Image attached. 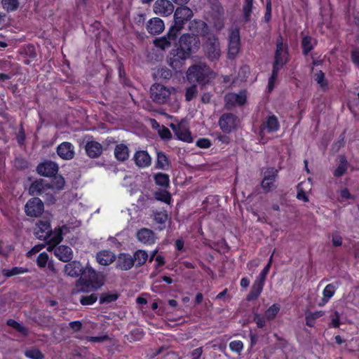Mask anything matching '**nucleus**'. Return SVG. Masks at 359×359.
<instances>
[{
  "label": "nucleus",
  "mask_w": 359,
  "mask_h": 359,
  "mask_svg": "<svg viewBox=\"0 0 359 359\" xmlns=\"http://www.w3.org/2000/svg\"><path fill=\"white\" fill-rule=\"evenodd\" d=\"M104 284L103 278L93 268L86 266L83 276L79 278L77 284L78 290L83 292H89L97 290Z\"/></svg>",
  "instance_id": "1"
},
{
  "label": "nucleus",
  "mask_w": 359,
  "mask_h": 359,
  "mask_svg": "<svg viewBox=\"0 0 359 359\" xmlns=\"http://www.w3.org/2000/svg\"><path fill=\"white\" fill-rule=\"evenodd\" d=\"M214 77V72L204 63L190 67L187 71V79L189 82L205 84Z\"/></svg>",
  "instance_id": "2"
},
{
  "label": "nucleus",
  "mask_w": 359,
  "mask_h": 359,
  "mask_svg": "<svg viewBox=\"0 0 359 359\" xmlns=\"http://www.w3.org/2000/svg\"><path fill=\"white\" fill-rule=\"evenodd\" d=\"M174 91V88L156 83L152 85L150 88V97L156 103L165 104L170 100V97Z\"/></svg>",
  "instance_id": "3"
},
{
  "label": "nucleus",
  "mask_w": 359,
  "mask_h": 359,
  "mask_svg": "<svg viewBox=\"0 0 359 359\" xmlns=\"http://www.w3.org/2000/svg\"><path fill=\"white\" fill-rule=\"evenodd\" d=\"M203 49L205 56L209 60H217L221 55V47L218 39L215 36H210L203 42Z\"/></svg>",
  "instance_id": "4"
},
{
  "label": "nucleus",
  "mask_w": 359,
  "mask_h": 359,
  "mask_svg": "<svg viewBox=\"0 0 359 359\" xmlns=\"http://www.w3.org/2000/svg\"><path fill=\"white\" fill-rule=\"evenodd\" d=\"M200 40L198 36L185 34L180 36L179 40V47L180 50L189 53V56L195 53L199 48Z\"/></svg>",
  "instance_id": "5"
},
{
  "label": "nucleus",
  "mask_w": 359,
  "mask_h": 359,
  "mask_svg": "<svg viewBox=\"0 0 359 359\" xmlns=\"http://www.w3.org/2000/svg\"><path fill=\"white\" fill-rule=\"evenodd\" d=\"M193 15L192 10L187 6L177 8L174 13L175 24L172 27L177 29L180 32L184 27L185 22L190 20Z\"/></svg>",
  "instance_id": "6"
},
{
  "label": "nucleus",
  "mask_w": 359,
  "mask_h": 359,
  "mask_svg": "<svg viewBox=\"0 0 359 359\" xmlns=\"http://www.w3.org/2000/svg\"><path fill=\"white\" fill-rule=\"evenodd\" d=\"M287 59L288 54L287 46L283 44V38L279 36L277 39L273 68L280 70L287 62Z\"/></svg>",
  "instance_id": "7"
},
{
  "label": "nucleus",
  "mask_w": 359,
  "mask_h": 359,
  "mask_svg": "<svg viewBox=\"0 0 359 359\" xmlns=\"http://www.w3.org/2000/svg\"><path fill=\"white\" fill-rule=\"evenodd\" d=\"M189 53H186L178 48L172 50L168 58V65L175 70H180L189 58Z\"/></svg>",
  "instance_id": "8"
},
{
  "label": "nucleus",
  "mask_w": 359,
  "mask_h": 359,
  "mask_svg": "<svg viewBox=\"0 0 359 359\" xmlns=\"http://www.w3.org/2000/svg\"><path fill=\"white\" fill-rule=\"evenodd\" d=\"M239 125V119L238 117L231 113L223 114L219 120V126L221 130L229 133L236 129Z\"/></svg>",
  "instance_id": "9"
},
{
  "label": "nucleus",
  "mask_w": 359,
  "mask_h": 359,
  "mask_svg": "<svg viewBox=\"0 0 359 359\" xmlns=\"http://www.w3.org/2000/svg\"><path fill=\"white\" fill-rule=\"evenodd\" d=\"M240 33L236 28L231 30L229 37L228 57L234 59L240 51Z\"/></svg>",
  "instance_id": "10"
},
{
  "label": "nucleus",
  "mask_w": 359,
  "mask_h": 359,
  "mask_svg": "<svg viewBox=\"0 0 359 359\" xmlns=\"http://www.w3.org/2000/svg\"><path fill=\"white\" fill-rule=\"evenodd\" d=\"M43 203L40 198H32L27 202L25 211L28 216L37 217L43 212Z\"/></svg>",
  "instance_id": "11"
},
{
  "label": "nucleus",
  "mask_w": 359,
  "mask_h": 359,
  "mask_svg": "<svg viewBox=\"0 0 359 359\" xmlns=\"http://www.w3.org/2000/svg\"><path fill=\"white\" fill-rule=\"evenodd\" d=\"M174 8L173 4L169 0H156L153 6L154 13L162 17L170 16Z\"/></svg>",
  "instance_id": "12"
},
{
  "label": "nucleus",
  "mask_w": 359,
  "mask_h": 359,
  "mask_svg": "<svg viewBox=\"0 0 359 359\" xmlns=\"http://www.w3.org/2000/svg\"><path fill=\"white\" fill-rule=\"evenodd\" d=\"M170 127L172 128L178 140L187 142H192V137L186 122L182 121L178 124L171 123Z\"/></svg>",
  "instance_id": "13"
},
{
  "label": "nucleus",
  "mask_w": 359,
  "mask_h": 359,
  "mask_svg": "<svg viewBox=\"0 0 359 359\" xmlns=\"http://www.w3.org/2000/svg\"><path fill=\"white\" fill-rule=\"evenodd\" d=\"M246 99L245 91H241L239 93H230L225 95V106L228 109L236 106H241L245 103Z\"/></svg>",
  "instance_id": "14"
},
{
  "label": "nucleus",
  "mask_w": 359,
  "mask_h": 359,
  "mask_svg": "<svg viewBox=\"0 0 359 359\" xmlns=\"http://www.w3.org/2000/svg\"><path fill=\"white\" fill-rule=\"evenodd\" d=\"M178 32L177 29L171 27L166 36L156 39L154 43L156 47L162 50L170 48L172 42L175 41Z\"/></svg>",
  "instance_id": "15"
},
{
  "label": "nucleus",
  "mask_w": 359,
  "mask_h": 359,
  "mask_svg": "<svg viewBox=\"0 0 359 359\" xmlns=\"http://www.w3.org/2000/svg\"><path fill=\"white\" fill-rule=\"evenodd\" d=\"M47 250L53 251L54 255L62 262H69L73 257V251L71 248L67 245H60L58 247L48 246Z\"/></svg>",
  "instance_id": "16"
},
{
  "label": "nucleus",
  "mask_w": 359,
  "mask_h": 359,
  "mask_svg": "<svg viewBox=\"0 0 359 359\" xmlns=\"http://www.w3.org/2000/svg\"><path fill=\"white\" fill-rule=\"evenodd\" d=\"M278 170L273 168H268L264 173L262 187L266 191H269L276 188V180Z\"/></svg>",
  "instance_id": "17"
},
{
  "label": "nucleus",
  "mask_w": 359,
  "mask_h": 359,
  "mask_svg": "<svg viewBox=\"0 0 359 359\" xmlns=\"http://www.w3.org/2000/svg\"><path fill=\"white\" fill-rule=\"evenodd\" d=\"M57 153L61 158L71 160L75 154L74 147L69 142H64L57 146Z\"/></svg>",
  "instance_id": "18"
},
{
  "label": "nucleus",
  "mask_w": 359,
  "mask_h": 359,
  "mask_svg": "<svg viewBox=\"0 0 359 359\" xmlns=\"http://www.w3.org/2000/svg\"><path fill=\"white\" fill-rule=\"evenodd\" d=\"M36 170L38 173L41 175L51 177L57 172L58 165L54 162L46 161L39 164Z\"/></svg>",
  "instance_id": "19"
},
{
  "label": "nucleus",
  "mask_w": 359,
  "mask_h": 359,
  "mask_svg": "<svg viewBox=\"0 0 359 359\" xmlns=\"http://www.w3.org/2000/svg\"><path fill=\"white\" fill-rule=\"evenodd\" d=\"M279 123L277 118L272 115L269 116L260 127V135L262 137L265 132H276L279 129Z\"/></svg>",
  "instance_id": "20"
},
{
  "label": "nucleus",
  "mask_w": 359,
  "mask_h": 359,
  "mask_svg": "<svg viewBox=\"0 0 359 359\" xmlns=\"http://www.w3.org/2000/svg\"><path fill=\"white\" fill-rule=\"evenodd\" d=\"M50 224L48 221H39L34 229V234L40 240H46L50 232Z\"/></svg>",
  "instance_id": "21"
},
{
  "label": "nucleus",
  "mask_w": 359,
  "mask_h": 359,
  "mask_svg": "<svg viewBox=\"0 0 359 359\" xmlns=\"http://www.w3.org/2000/svg\"><path fill=\"white\" fill-rule=\"evenodd\" d=\"M189 30L192 32L191 35L198 36V35L205 36L208 32L207 24L202 20H194L189 23Z\"/></svg>",
  "instance_id": "22"
},
{
  "label": "nucleus",
  "mask_w": 359,
  "mask_h": 359,
  "mask_svg": "<svg viewBox=\"0 0 359 359\" xmlns=\"http://www.w3.org/2000/svg\"><path fill=\"white\" fill-rule=\"evenodd\" d=\"M85 268L77 261H72L65 266V273L71 277H79L83 276V271Z\"/></svg>",
  "instance_id": "23"
},
{
  "label": "nucleus",
  "mask_w": 359,
  "mask_h": 359,
  "mask_svg": "<svg viewBox=\"0 0 359 359\" xmlns=\"http://www.w3.org/2000/svg\"><path fill=\"white\" fill-rule=\"evenodd\" d=\"M165 29L164 22L159 18H153L147 23V29L151 34H158Z\"/></svg>",
  "instance_id": "24"
},
{
  "label": "nucleus",
  "mask_w": 359,
  "mask_h": 359,
  "mask_svg": "<svg viewBox=\"0 0 359 359\" xmlns=\"http://www.w3.org/2000/svg\"><path fill=\"white\" fill-rule=\"evenodd\" d=\"M36 265L41 269L47 267L50 272L53 273L56 272L53 261L50 259L46 252L40 253L36 258Z\"/></svg>",
  "instance_id": "25"
},
{
  "label": "nucleus",
  "mask_w": 359,
  "mask_h": 359,
  "mask_svg": "<svg viewBox=\"0 0 359 359\" xmlns=\"http://www.w3.org/2000/svg\"><path fill=\"white\" fill-rule=\"evenodd\" d=\"M338 286L339 284L337 282L330 283L325 286L323 291V297L318 304L319 306H324L330 300L334 295Z\"/></svg>",
  "instance_id": "26"
},
{
  "label": "nucleus",
  "mask_w": 359,
  "mask_h": 359,
  "mask_svg": "<svg viewBox=\"0 0 359 359\" xmlns=\"http://www.w3.org/2000/svg\"><path fill=\"white\" fill-rule=\"evenodd\" d=\"M134 265V259L129 254L121 253L120 254L116 259L117 268L127 271L130 269Z\"/></svg>",
  "instance_id": "27"
},
{
  "label": "nucleus",
  "mask_w": 359,
  "mask_h": 359,
  "mask_svg": "<svg viewBox=\"0 0 359 359\" xmlns=\"http://www.w3.org/2000/svg\"><path fill=\"white\" fill-rule=\"evenodd\" d=\"M137 238L139 241L145 245H152L156 241L154 233L149 229H142L137 233Z\"/></svg>",
  "instance_id": "28"
},
{
  "label": "nucleus",
  "mask_w": 359,
  "mask_h": 359,
  "mask_svg": "<svg viewBox=\"0 0 359 359\" xmlns=\"http://www.w3.org/2000/svg\"><path fill=\"white\" fill-rule=\"evenodd\" d=\"M134 161L140 168H146L151 165V158L145 151H138L135 154Z\"/></svg>",
  "instance_id": "29"
},
{
  "label": "nucleus",
  "mask_w": 359,
  "mask_h": 359,
  "mask_svg": "<svg viewBox=\"0 0 359 359\" xmlns=\"http://www.w3.org/2000/svg\"><path fill=\"white\" fill-rule=\"evenodd\" d=\"M66 229L65 226H62V228L55 229L54 231H51L49 233L48 238L46 241H47V243L48 246H53L55 248V246L59 244L62 240V229Z\"/></svg>",
  "instance_id": "30"
},
{
  "label": "nucleus",
  "mask_w": 359,
  "mask_h": 359,
  "mask_svg": "<svg viewBox=\"0 0 359 359\" xmlns=\"http://www.w3.org/2000/svg\"><path fill=\"white\" fill-rule=\"evenodd\" d=\"M48 189V184L45 183L43 180H40L32 183L29 191L31 195H40L43 196V194Z\"/></svg>",
  "instance_id": "31"
},
{
  "label": "nucleus",
  "mask_w": 359,
  "mask_h": 359,
  "mask_svg": "<svg viewBox=\"0 0 359 359\" xmlns=\"http://www.w3.org/2000/svg\"><path fill=\"white\" fill-rule=\"evenodd\" d=\"M115 255L109 250H102L97 254V262L103 266H108L115 260Z\"/></svg>",
  "instance_id": "32"
},
{
  "label": "nucleus",
  "mask_w": 359,
  "mask_h": 359,
  "mask_svg": "<svg viewBox=\"0 0 359 359\" xmlns=\"http://www.w3.org/2000/svg\"><path fill=\"white\" fill-rule=\"evenodd\" d=\"M102 145L95 141L87 142L86 145V151L87 154L91 158H96L102 153Z\"/></svg>",
  "instance_id": "33"
},
{
  "label": "nucleus",
  "mask_w": 359,
  "mask_h": 359,
  "mask_svg": "<svg viewBox=\"0 0 359 359\" xmlns=\"http://www.w3.org/2000/svg\"><path fill=\"white\" fill-rule=\"evenodd\" d=\"M264 285V283L255 280L252 286L251 290L247 297V300L252 301L256 299L262 292Z\"/></svg>",
  "instance_id": "34"
},
{
  "label": "nucleus",
  "mask_w": 359,
  "mask_h": 359,
  "mask_svg": "<svg viewBox=\"0 0 359 359\" xmlns=\"http://www.w3.org/2000/svg\"><path fill=\"white\" fill-rule=\"evenodd\" d=\"M114 155L117 160L124 161L129 157V149L124 144H120L116 146Z\"/></svg>",
  "instance_id": "35"
},
{
  "label": "nucleus",
  "mask_w": 359,
  "mask_h": 359,
  "mask_svg": "<svg viewBox=\"0 0 359 359\" xmlns=\"http://www.w3.org/2000/svg\"><path fill=\"white\" fill-rule=\"evenodd\" d=\"M29 272V269L27 267L15 266L11 269H3L2 273L5 277L9 278L13 276L24 274Z\"/></svg>",
  "instance_id": "36"
},
{
  "label": "nucleus",
  "mask_w": 359,
  "mask_h": 359,
  "mask_svg": "<svg viewBox=\"0 0 359 359\" xmlns=\"http://www.w3.org/2000/svg\"><path fill=\"white\" fill-rule=\"evenodd\" d=\"M348 168V161L344 156L339 157V163L337 168L334 171L335 177H340L343 175Z\"/></svg>",
  "instance_id": "37"
},
{
  "label": "nucleus",
  "mask_w": 359,
  "mask_h": 359,
  "mask_svg": "<svg viewBox=\"0 0 359 359\" xmlns=\"http://www.w3.org/2000/svg\"><path fill=\"white\" fill-rule=\"evenodd\" d=\"M169 160L166 155L163 152H158L156 167L159 169L166 170L169 168Z\"/></svg>",
  "instance_id": "38"
},
{
  "label": "nucleus",
  "mask_w": 359,
  "mask_h": 359,
  "mask_svg": "<svg viewBox=\"0 0 359 359\" xmlns=\"http://www.w3.org/2000/svg\"><path fill=\"white\" fill-rule=\"evenodd\" d=\"M149 255L145 250H137L134 255L133 258L134 259V262H137V266L143 265L147 260Z\"/></svg>",
  "instance_id": "39"
},
{
  "label": "nucleus",
  "mask_w": 359,
  "mask_h": 359,
  "mask_svg": "<svg viewBox=\"0 0 359 359\" xmlns=\"http://www.w3.org/2000/svg\"><path fill=\"white\" fill-rule=\"evenodd\" d=\"M325 312L323 311H318L306 314V323L309 327H313L315 321L317 318L323 316Z\"/></svg>",
  "instance_id": "40"
},
{
  "label": "nucleus",
  "mask_w": 359,
  "mask_h": 359,
  "mask_svg": "<svg viewBox=\"0 0 359 359\" xmlns=\"http://www.w3.org/2000/svg\"><path fill=\"white\" fill-rule=\"evenodd\" d=\"M65 180L61 176L55 177L50 184H48V189L50 190H60L64 187Z\"/></svg>",
  "instance_id": "41"
},
{
  "label": "nucleus",
  "mask_w": 359,
  "mask_h": 359,
  "mask_svg": "<svg viewBox=\"0 0 359 359\" xmlns=\"http://www.w3.org/2000/svg\"><path fill=\"white\" fill-rule=\"evenodd\" d=\"M7 325L23 335H27L28 333L27 329L22 323H20L15 320H8Z\"/></svg>",
  "instance_id": "42"
},
{
  "label": "nucleus",
  "mask_w": 359,
  "mask_h": 359,
  "mask_svg": "<svg viewBox=\"0 0 359 359\" xmlns=\"http://www.w3.org/2000/svg\"><path fill=\"white\" fill-rule=\"evenodd\" d=\"M1 4L7 12L16 11L19 6L18 0H2Z\"/></svg>",
  "instance_id": "43"
},
{
  "label": "nucleus",
  "mask_w": 359,
  "mask_h": 359,
  "mask_svg": "<svg viewBox=\"0 0 359 359\" xmlns=\"http://www.w3.org/2000/svg\"><path fill=\"white\" fill-rule=\"evenodd\" d=\"M154 180L158 185L166 187L169 185V176L163 173H157L154 176Z\"/></svg>",
  "instance_id": "44"
},
{
  "label": "nucleus",
  "mask_w": 359,
  "mask_h": 359,
  "mask_svg": "<svg viewBox=\"0 0 359 359\" xmlns=\"http://www.w3.org/2000/svg\"><path fill=\"white\" fill-rule=\"evenodd\" d=\"M280 311L279 305L274 304L271 305L265 312L264 316L269 320H273Z\"/></svg>",
  "instance_id": "45"
},
{
  "label": "nucleus",
  "mask_w": 359,
  "mask_h": 359,
  "mask_svg": "<svg viewBox=\"0 0 359 359\" xmlns=\"http://www.w3.org/2000/svg\"><path fill=\"white\" fill-rule=\"evenodd\" d=\"M155 198L158 201H163L165 203L169 204L171 201V196L167 191L162 190L156 191L154 194Z\"/></svg>",
  "instance_id": "46"
},
{
  "label": "nucleus",
  "mask_w": 359,
  "mask_h": 359,
  "mask_svg": "<svg viewBox=\"0 0 359 359\" xmlns=\"http://www.w3.org/2000/svg\"><path fill=\"white\" fill-rule=\"evenodd\" d=\"M253 6V0H245L243 4V16L246 21L250 20Z\"/></svg>",
  "instance_id": "47"
},
{
  "label": "nucleus",
  "mask_w": 359,
  "mask_h": 359,
  "mask_svg": "<svg viewBox=\"0 0 359 359\" xmlns=\"http://www.w3.org/2000/svg\"><path fill=\"white\" fill-rule=\"evenodd\" d=\"M303 52L305 55L308 54L313 48V43L310 36H305L302 41Z\"/></svg>",
  "instance_id": "48"
},
{
  "label": "nucleus",
  "mask_w": 359,
  "mask_h": 359,
  "mask_svg": "<svg viewBox=\"0 0 359 359\" xmlns=\"http://www.w3.org/2000/svg\"><path fill=\"white\" fill-rule=\"evenodd\" d=\"M273 255V253L271 255V257H270V259L269 260L268 264L263 269V270L261 271V273H259V276L257 278L256 280H257L259 281H261V282H262L264 283H265V280H266V276L269 273V271L271 266Z\"/></svg>",
  "instance_id": "49"
},
{
  "label": "nucleus",
  "mask_w": 359,
  "mask_h": 359,
  "mask_svg": "<svg viewBox=\"0 0 359 359\" xmlns=\"http://www.w3.org/2000/svg\"><path fill=\"white\" fill-rule=\"evenodd\" d=\"M314 80L323 88H326L327 86V81L325 78V74L322 71H318L314 74Z\"/></svg>",
  "instance_id": "50"
},
{
  "label": "nucleus",
  "mask_w": 359,
  "mask_h": 359,
  "mask_svg": "<svg viewBox=\"0 0 359 359\" xmlns=\"http://www.w3.org/2000/svg\"><path fill=\"white\" fill-rule=\"evenodd\" d=\"M154 219L158 224H165L168 220V215L165 211L156 212L154 215Z\"/></svg>",
  "instance_id": "51"
},
{
  "label": "nucleus",
  "mask_w": 359,
  "mask_h": 359,
  "mask_svg": "<svg viewBox=\"0 0 359 359\" xmlns=\"http://www.w3.org/2000/svg\"><path fill=\"white\" fill-rule=\"evenodd\" d=\"M217 12L218 13L219 16H218L217 21L214 22V26L217 30H220L224 27L223 18H222V15L224 13V10L219 6H217Z\"/></svg>",
  "instance_id": "52"
},
{
  "label": "nucleus",
  "mask_w": 359,
  "mask_h": 359,
  "mask_svg": "<svg viewBox=\"0 0 359 359\" xmlns=\"http://www.w3.org/2000/svg\"><path fill=\"white\" fill-rule=\"evenodd\" d=\"M25 355L31 359H42L43 355L39 349H29L25 353Z\"/></svg>",
  "instance_id": "53"
},
{
  "label": "nucleus",
  "mask_w": 359,
  "mask_h": 359,
  "mask_svg": "<svg viewBox=\"0 0 359 359\" xmlns=\"http://www.w3.org/2000/svg\"><path fill=\"white\" fill-rule=\"evenodd\" d=\"M155 74L161 79H169L172 76V72L166 67H161L157 69Z\"/></svg>",
  "instance_id": "54"
},
{
  "label": "nucleus",
  "mask_w": 359,
  "mask_h": 359,
  "mask_svg": "<svg viewBox=\"0 0 359 359\" xmlns=\"http://www.w3.org/2000/svg\"><path fill=\"white\" fill-rule=\"evenodd\" d=\"M230 349L237 353H241L243 349V344L240 340L232 341L229 344Z\"/></svg>",
  "instance_id": "55"
},
{
  "label": "nucleus",
  "mask_w": 359,
  "mask_h": 359,
  "mask_svg": "<svg viewBox=\"0 0 359 359\" xmlns=\"http://www.w3.org/2000/svg\"><path fill=\"white\" fill-rule=\"evenodd\" d=\"M97 299V295L91 294L88 296H83L80 299V302L82 305H91L94 304Z\"/></svg>",
  "instance_id": "56"
},
{
  "label": "nucleus",
  "mask_w": 359,
  "mask_h": 359,
  "mask_svg": "<svg viewBox=\"0 0 359 359\" xmlns=\"http://www.w3.org/2000/svg\"><path fill=\"white\" fill-rule=\"evenodd\" d=\"M197 87L196 85H193L187 88L185 93V98L187 101H191L197 94Z\"/></svg>",
  "instance_id": "57"
},
{
  "label": "nucleus",
  "mask_w": 359,
  "mask_h": 359,
  "mask_svg": "<svg viewBox=\"0 0 359 359\" xmlns=\"http://www.w3.org/2000/svg\"><path fill=\"white\" fill-rule=\"evenodd\" d=\"M278 69L273 68L272 74L271 76L269 79V83H268V89L269 91H271L274 86H275V82L277 78Z\"/></svg>",
  "instance_id": "58"
},
{
  "label": "nucleus",
  "mask_w": 359,
  "mask_h": 359,
  "mask_svg": "<svg viewBox=\"0 0 359 359\" xmlns=\"http://www.w3.org/2000/svg\"><path fill=\"white\" fill-rule=\"evenodd\" d=\"M45 248V245L44 244H38V245H34L30 250H29L27 254H26V256L28 257V258H32L34 255H36L37 253H39L41 250H43V248Z\"/></svg>",
  "instance_id": "59"
},
{
  "label": "nucleus",
  "mask_w": 359,
  "mask_h": 359,
  "mask_svg": "<svg viewBox=\"0 0 359 359\" xmlns=\"http://www.w3.org/2000/svg\"><path fill=\"white\" fill-rule=\"evenodd\" d=\"M266 319V318L265 316H262L259 313L254 314L253 320L257 324V326L259 328H262L263 327L265 326Z\"/></svg>",
  "instance_id": "60"
},
{
  "label": "nucleus",
  "mask_w": 359,
  "mask_h": 359,
  "mask_svg": "<svg viewBox=\"0 0 359 359\" xmlns=\"http://www.w3.org/2000/svg\"><path fill=\"white\" fill-rule=\"evenodd\" d=\"M342 237L338 232L332 234V243L335 247H339L342 245Z\"/></svg>",
  "instance_id": "61"
},
{
  "label": "nucleus",
  "mask_w": 359,
  "mask_h": 359,
  "mask_svg": "<svg viewBox=\"0 0 359 359\" xmlns=\"http://www.w3.org/2000/svg\"><path fill=\"white\" fill-rule=\"evenodd\" d=\"M302 183H300L297 187L298 191H297V198L299 200L303 201L304 202H308L309 197H308L306 193L304 190H302Z\"/></svg>",
  "instance_id": "62"
},
{
  "label": "nucleus",
  "mask_w": 359,
  "mask_h": 359,
  "mask_svg": "<svg viewBox=\"0 0 359 359\" xmlns=\"http://www.w3.org/2000/svg\"><path fill=\"white\" fill-rule=\"evenodd\" d=\"M158 134L163 139L169 140L172 137V134L168 128L161 126L158 130Z\"/></svg>",
  "instance_id": "63"
},
{
  "label": "nucleus",
  "mask_w": 359,
  "mask_h": 359,
  "mask_svg": "<svg viewBox=\"0 0 359 359\" xmlns=\"http://www.w3.org/2000/svg\"><path fill=\"white\" fill-rule=\"evenodd\" d=\"M331 326L338 327L340 325V315L337 311H334L331 316Z\"/></svg>",
  "instance_id": "64"
}]
</instances>
